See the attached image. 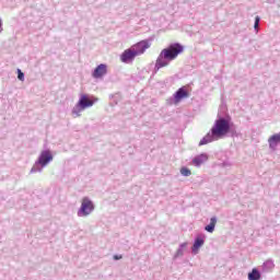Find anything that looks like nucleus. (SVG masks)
<instances>
[{
    "mask_svg": "<svg viewBox=\"0 0 280 280\" xmlns=\"http://www.w3.org/2000/svg\"><path fill=\"white\" fill-rule=\"evenodd\" d=\"M230 135V137H240L237 132V126L231 120V116H222L218 114V118L210 131L199 141V145H207L208 143H213V141H219V139H224Z\"/></svg>",
    "mask_w": 280,
    "mask_h": 280,
    "instance_id": "f257e3e1",
    "label": "nucleus"
},
{
    "mask_svg": "<svg viewBox=\"0 0 280 280\" xmlns=\"http://www.w3.org/2000/svg\"><path fill=\"white\" fill-rule=\"evenodd\" d=\"M183 51H185V46L178 42L171 43L166 48H163L155 61L153 73H159V70L164 67H170V63L176 60Z\"/></svg>",
    "mask_w": 280,
    "mask_h": 280,
    "instance_id": "f03ea898",
    "label": "nucleus"
},
{
    "mask_svg": "<svg viewBox=\"0 0 280 280\" xmlns=\"http://www.w3.org/2000/svg\"><path fill=\"white\" fill-rule=\"evenodd\" d=\"M54 161V153L50 149H47V144H44V150L39 153L37 160L35 161L30 174H36L43 172L49 163Z\"/></svg>",
    "mask_w": 280,
    "mask_h": 280,
    "instance_id": "7ed1b4c3",
    "label": "nucleus"
},
{
    "mask_svg": "<svg viewBox=\"0 0 280 280\" xmlns=\"http://www.w3.org/2000/svg\"><path fill=\"white\" fill-rule=\"evenodd\" d=\"M95 102H97V98L91 97L89 94H81L78 103L72 108V115L80 117V113H82V110H86V108H91Z\"/></svg>",
    "mask_w": 280,
    "mask_h": 280,
    "instance_id": "20e7f679",
    "label": "nucleus"
},
{
    "mask_svg": "<svg viewBox=\"0 0 280 280\" xmlns=\"http://www.w3.org/2000/svg\"><path fill=\"white\" fill-rule=\"evenodd\" d=\"M93 211H95V203L93 200H91L89 197H83L81 206L77 212L78 218H89Z\"/></svg>",
    "mask_w": 280,
    "mask_h": 280,
    "instance_id": "39448f33",
    "label": "nucleus"
},
{
    "mask_svg": "<svg viewBox=\"0 0 280 280\" xmlns=\"http://www.w3.org/2000/svg\"><path fill=\"white\" fill-rule=\"evenodd\" d=\"M189 90H187V86H182L179 88L173 95L172 97L168 98V104L171 105H178L183 100H187L189 97Z\"/></svg>",
    "mask_w": 280,
    "mask_h": 280,
    "instance_id": "423d86ee",
    "label": "nucleus"
},
{
    "mask_svg": "<svg viewBox=\"0 0 280 280\" xmlns=\"http://www.w3.org/2000/svg\"><path fill=\"white\" fill-rule=\"evenodd\" d=\"M205 242H207V235L205 233L196 235L191 246L192 255H198V253H200V248L205 246Z\"/></svg>",
    "mask_w": 280,
    "mask_h": 280,
    "instance_id": "0eeeda50",
    "label": "nucleus"
},
{
    "mask_svg": "<svg viewBox=\"0 0 280 280\" xmlns=\"http://www.w3.org/2000/svg\"><path fill=\"white\" fill-rule=\"evenodd\" d=\"M137 56V52L130 47L121 52L120 60L124 62V65H132Z\"/></svg>",
    "mask_w": 280,
    "mask_h": 280,
    "instance_id": "6e6552de",
    "label": "nucleus"
},
{
    "mask_svg": "<svg viewBox=\"0 0 280 280\" xmlns=\"http://www.w3.org/2000/svg\"><path fill=\"white\" fill-rule=\"evenodd\" d=\"M132 50L137 54V56H141L145 54V49H150V40L143 39L131 46Z\"/></svg>",
    "mask_w": 280,
    "mask_h": 280,
    "instance_id": "1a4fd4ad",
    "label": "nucleus"
},
{
    "mask_svg": "<svg viewBox=\"0 0 280 280\" xmlns=\"http://www.w3.org/2000/svg\"><path fill=\"white\" fill-rule=\"evenodd\" d=\"M106 73H108V66L106 63H101L92 71V77L95 80H100V78H104Z\"/></svg>",
    "mask_w": 280,
    "mask_h": 280,
    "instance_id": "9d476101",
    "label": "nucleus"
},
{
    "mask_svg": "<svg viewBox=\"0 0 280 280\" xmlns=\"http://www.w3.org/2000/svg\"><path fill=\"white\" fill-rule=\"evenodd\" d=\"M207 161H209V154L207 153H201L199 155H196L191 163L192 165H195V167H200V165H202L203 163H207Z\"/></svg>",
    "mask_w": 280,
    "mask_h": 280,
    "instance_id": "9b49d317",
    "label": "nucleus"
},
{
    "mask_svg": "<svg viewBox=\"0 0 280 280\" xmlns=\"http://www.w3.org/2000/svg\"><path fill=\"white\" fill-rule=\"evenodd\" d=\"M261 272L257 267L253 268L252 271L247 273L248 280H261L262 276Z\"/></svg>",
    "mask_w": 280,
    "mask_h": 280,
    "instance_id": "f8f14e48",
    "label": "nucleus"
},
{
    "mask_svg": "<svg viewBox=\"0 0 280 280\" xmlns=\"http://www.w3.org/2000/svg\"><path fill=\"white\" fill-rule=\"evenodd\" d=\"M215 224H218V217H212L210 223L207 224L203 229L207 233H213L215 231Z\"/></svg>",
    "mask_w": 280,
    "mask_h": 280,
    "instance_id": "ddd939ff",
    "label": "nucleus"
},
{
    "mask_svg": "<svg viewBox=\"0 0 280 280\" xmlns=\"http://www.w3.org/2000/svg\"><path fill=\"white\" fill-rule=\"evenodd\" d=\"M275 269V261L272 259L266 260L261 266V272H272Z\"/></svg>",
    "mask_w": 280,
    "mask_h": 280,
    "instance_id": "4468645a",
    "label": "nucleus"
},
{
    "mask_svg": "<svg viewBox=\"0 0 280 280\" xmlns=\"http://www.w3.org/2000/svg\"><path fill=\"white\" fill-rule=\"evenodd\" d=\"M186 248H187V243L179 244V246L174 255V259H178V257H183V255H185Z\"/></svg>",
    "mask_w": 280,
    "mask_h": 280,
    "instance_id": "2eb2a0df",
    "label": "nucleus"
},
{
    "mask_svg": "<svg viewBox=\"0 0 280 280\" xmlns=\"http://www.w3.org/2000/svg\"><path fill=\"white\" fill-rule=\"evenodd\" d=\"M259 23H261V18L259 15H256L254 22V30L256 34L259 32Z\"/></svg>",
    "mask_w": 280,
    "mask_h": 280,
    "instance_id": "dca6fc26",
    "label": "nucleus"
},
{
    "mask_svg": "<svg viewBox=\"0 0 280 280\" xmlns=\"http://www.w3.org/2000/svg\"><path fill=\"white\" fill-rule=\"evenodd\" d=\"M170 84V79H165L163 81H158L156 86L158 89H165Z\"/></svg>",
    "mask_w": 280,
    "mask_h": 280,
    "instance_id": "f3484780",
    "label": "nucleus"
},
{
    "mask_svg": "<svg viewBox=\"0 0 280 280\" xmlns=\"http://www.w3.org/2000/svg\"><path fill=\"white\" fill-rule=\"evenodd\" d=\"M109 97L110 100H113L110 106H117V104L119 103V100H117V97H119V94H110Z\"/></svg>",
    "mask_w": 280,
    "mask_h": 280,
    "instance_id": "a211bd4d",
    "label": "nucleus"
},
{
    "mask_svg": "<svg viewBox=\"0 0 280 280\" xmlns=\"http://www.w3.org/2000/svg\"><path fill=\"white\" fill-rule=\"evenodd\" d=\"M180 174H182V176H189L190 174H191V170H189V167H187V166H183L182 168H180Z\"/></svg>",
    "mask_w": 280,
    "mask_h": 280,
    "instance_id": "6ab92c4d",
    "label": "nucleus"
},
{
    "mask_svg": "<svg viewBox=\"0 0 280 280\" xmlns=\"http://www.w3.org/2000/svg\"><path fill=\"white\" fill-rule=\"evenodd\" d=\"M18 80H20V82L25 81V73H23V71H21V69H18Z\"/></svg>",
    "mask_w": 280,
    "mask_h": 280,
    "instance_id": "aec40b11",
    "label": "nucleus"
},
{
    "mask_svg": "<svg viewBox=\"0 0 280 280\" xmlns=\"http://www.w3.org/2000/svg\"><path fill=\"white\" fill-rule=\"evenodd\" d=\"M113 259H114V261H119V259H124V256H122V255H117V254H115V255L113 256Z\"/></svg>",
    "mask_w": 280,
    "mask_h": 280,
    "instance_id": "412c9836",
    "label": "nucleus"
},
{
    "mask_svg": "<svg viewBox=\"0 0 280 280\" xmlns=\"http://www.w3.org/2000/svg\"><path fill=\"white\" fill-rule=\"evenodd\" d=\"M1 32H3V21H1V18H0V34Z\"/></svg>",
    "mask_w": 280,
    "mask_h": 280,
    "instance_id": "4be33fe9",
    "label": "nucleus"
},
{
    "mask_svg": "<svg viewBox=\"0 0 280 280\" xmlns=\"http://www.w3.org/2000/svg\"><path fill=\"white\" fill-rule=\"evenodd\" d=\"M223 165L226 166V165H229V164H228L226 162H223Z\"/></svg>",
    "mask_w": 280,
    "mask_h": 280,
    "instance_id": "5701e85b",
    "label": "nucleus"
}]
</instances>
